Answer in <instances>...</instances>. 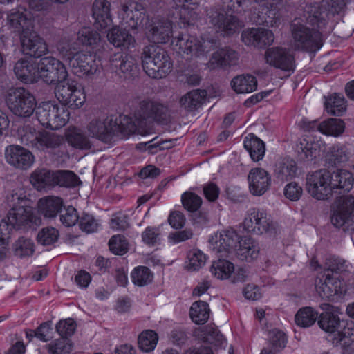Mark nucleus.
Returning <instances> with one entry per match:
<instances>
[{
	"instance_id": "f257e3e1",
	"label": "nucleus",
	"mask_w": 354,
	"mask_h": 354,
	"mask_svg": "<svg viewBox=\"0 0 354 354\" xmlns=\"http://www.w3.org/2000/svg\"><path fill=\"white\" fill-rule=\"evenodd\" d=\"M115 112L104 120L93 119L88 123L90 135L104 143L115 138L127 140L133 135L146 136L156 133L160 125L166 124V112Z\"/></svg>"
},
{
	"instance_id": "f03ea898",
	"label": "nucleus",
	"mask_w": 354,
	"mask_h": 354,
	"mask_svg": "<svg viewBox=\"0 0 354 354\" xmlns=\"http://www.w3.org/2000/svg\"><path fill=\"white\" fill-rule=\"evenodd\" d=\"M351 0H322L309 1L302 15L290 24L295 50H318L322 46V33L330 15L339 13Z\"/></svg>"
},
{
	"instance_id": "7ed1b4c3",
	"label": "nucleus",
	"mask_w": 354,
	"mask_h": 354,
	"mask_svg": "<svg viewBox=\"0 0 354 354\" xmlns=\"http://www.w3.org/2000/svg\"><path fill=\"white\" fill-rule=\"evenodd\" d=\"M8 205L11 207L5 217L0 216V261L7 257L10 234L13 230H25L41 223L30 200L25 193H12L7 196Z\"/></svg>"
},
{
	"instance_id": "20e7f679",
	"label": "nucleus",
	"mask_w": 354,
	"mask_h": 354,
	"mask_svg": "<svg viewBox=\"0 0 354 354\" xmlns=\"http://www.w3.org/2000/svg\"><path fill=\"white\" fill-rule=\"evenodd\" d=\"M353 182V174L348 170L337 169L336 172L331 173L328 169H321L308 175L306 187L313 198L326 200L335 189L349 192Z\"/></svg>"
},
{
	"instance_id": "39448f33",
	"label": "nucleus",
	"mask_w": 354,
	"mask_h": 354,
	"mask_svg": "<svg viewBox=\"0 0 354 354\" xmlns=\"http://www.w3.org/2000/svg\"><path fill=\"white\" fill-rule=\"evenodd\" d=\"M141 59L144 71L152 78L165 77L170 73L173 68V63L168 53L158 45L152 44L144 47Z\"/></svg>"
},
{
	"instance_id": "423d86ee",
	"label": "nucleus",
	"mask_w": 354,
	"mask_h": 354,
	"mask_svg": "<svg viewBox=\"0 0 354 354\" xmlns=\"http://www.w3.org/2000/svg\"><path fill=\"white\" fill-rule=\"evenodd\" d=\"M339 259L334 257L328 258L326 261V271L328 273L324 282L320 279L316 284V290L319 294L328 300H335L343 298L346 293V286L344 279L340 277Z\"/></svg>"
},
{
	"instance_id": "0eeeda50",
	"label": "nucleus",
	"mask_w": 354,
	"mask_h": 354,
	"mask_svg": "<svg viewBox=\"0 0 354 354\" xmlns=\"http://www.w3.org/2000/svg\"><path fill=\"white\" fill-rule=\"evenodd\" d=\"M223 10L212 8L207 12V15L210 19L211 24L218 32L224 36H229L238 32L243 26V24L236 17L227 15L225 10L233 12L238 11L241 6V1L223 0Z\"/></svg>"
},
{
	"instance_id": "6e6552de",
	"label": "nucleus",
	"mask_w": 354,
	"mask_h": 354,
	"mask_svg": "<svg viewBox=\"0 0 354 354\" xmlns=\"http://www.w3.org/2000/svg\"><path fill=\"white\" fill-rule=\"evenodd\" d=\"M173 50L181 55L192 57H203L211 51L213 44L203 37L181 34L174 37L171 41Z\"/></svg>"
},
{
	"instance_id": "1a4fd4ad",
	"label": "nucleus",
	"mask_w": 354,
	"mask_h": 354,
	"mask_svg": "<svg viewBox=\"0 0 354 354\" xmlns=\"http://www.w3.org/2000/svg\"><path fill=\"white\" fill-rule=\"evenodd\" d=\"M55 94L57 99L71 109H79L84 102V96L77 87L75 80L69 77L68 71L66 76L55 82Z\"/></svg>"
},
{
	"instance_id": "9d476101",
	"label": "nucleus",
	"mask_w": 354,
	"mask_h": 354,
	"mask_svg": "<svg viewBox=\"0 0 354 354\" xmlns=\"http://www.w3.org/2000/svg\"><path fill=\"white\" fill-rule=\"evenodd\" d=\"M66 66L57 58L45 57L37 63L36 82L41 81L48 85H55L56 81L66 76Z\"/></svg>"
},
{
	"instance_id": "9b49d317",
	"label": "nucleus",
	"mask_w": 354,
	"mask_h": 354,
	"mask_svg": "<svg viewBox=\"0 0 354 354\" xmlns=\"http://www.w3.org/2000/svg\"><path fill=\"white\" fill-rule=\"evenodd\" d=\"M266 64L281 71L292 73L296 67L292 51L282 46H274L266 49L264 53Z\"/></svg>"
},
{
	"instance_id": "f8f14e48",
	"label": "nucleus",
	"mask_w": 354,
	"mask_h": 354,
	"mask_svg": "<svg viewBox=\"0 0 354 354\" xmlns=\"http://www.w3.org/2000/svg\"><path fill=\"white\" fill-rule=\"evenodd\" d=\"M118 16L124 25L135 29L145 26L149 23V17L145 14L143 6L137 1L129 0L120 6Z\"/></svg>"
},
{
	"instance_id": "ddd939ff",
	"label": "nucleus",
	"mask_w": 354,
	"mask_h": 354,
	"mask_svg": "<svg viewBox=\"0 0 354 354\" xmlns=\"http://www.w3.org/2000/svg\"><path fill=\"white\" fill-rule=\"evenodd\" d=\"M243 229L248 233L257 235L272 232V221L263 209L253 208L249 211L243 222Z\"/></svg>"
},
{
	"instance_id": "4468645a",
	"label": "nucleus",
	"mask_w": 354,
	"mask_h": 354,
	"mask_svg": "<svg viewBox=\"0 0 354 354\" xmlns=\"http://www.w3.org/2000/svg\"><path fill=\"white\" fill-rule=\"evenodd\" d=\"M331 223L344 231L353 230L354 225V196L343 197L331 215Z\"/></svg>"
},
{
	"instance_id": "2eb2a0df",
	"label": "nucleus",
	"mask_w": 354,
	"mask_h": 354,
	"mask_svg": "<svg viewBox=\"0 0 354 354\" xmlns=\"http://www.w3.org/2000/svg\"><path fill=\"white\" fill-rule=\"evenodd\" d=\"M6 103L10 111H35V97L23 87L12 88L8 91Z\"/></svg>"
},
{
	"instance_id": "dca6fc26",
	"label": "nucleus",
	"mask_w": 354,
	"mask_h": 354,
	"mask_svg": "<svg viewBox=\"0 0 354 354\" xmlns=\"http://www.w3.org/2000/svg\"><path fill=\"white\" fill-rule=\"evenodd\" d=\"M255 2L265 1L267 12L259 15L254 13L252 20L254 24L267 27L277 28L281 24L280 10L287 0H254Z\"/></svg>"
},
{
	"instance_id": "f3484780",
	"label": "nucleus",
	"mask_w": 354,
	"mask_h": 354,
	"mask_svg": "<svg viewBox=\"0 0 354 354\" xmlns=\"http://www.w3.org/2000/svg\"><path fill=\"white\" fill-rule=\"evenodd\" d=\"M20 41L24 53L40 57L48 53V46L43 38L32 28L21 32Z\"/></svg>"
},
{
	"instance_id": "a211bd4d",
	"label": "nucleus",
	"mask_w": 354,
	"mask_h": 354,
	"mask_svg": "<svg viewBox=\"0 0 354 354\" xmlns=\"http://www.w3.org/2000/svg\"><path fill=\"white\" fill-rule=\"evenodd\" d=\"M325 149L324 141L311 134L303 136L297 145L299 155L308 161L315 160Z\"/></svg>"
},
{
	"instance_id": "6ab92c4d",
	"label": "nucleus",
	"mask_w": 354,
	"mask_h": 354,
	"mask_svg": "<svg viewBox=\"0 0 354 354\" xmlns=\"http://www.w3.org/2000/svg\"><path fill=\"white\" fill-rule=\"evenodd\" d=\"M20 117H30L35 113L41 124L51 130H58L67 123L71 112H13Z\"/></svg>"
},
{
	"instance_id": "aec40b11",
	"label": "nucleus",
	"mask_w": 354,
	"mask_h": 354,
	"mask_svg": "<svg viewBox=\"0 0 354 354\" xmlns=\"http://www.w3.org/2000/svg\"><path fill=\"white\" fill-rule=\"evenodd\" d=\"M5 156L6 161L13 167L26 170L35 162V156L28 149L19 145H9L6 148Z\"/></svg>"
},
{
	"instance_id": "412c9836",
	"label": "nucleus",
	"mask_w": 354,
	"mask_h": 354,
	"mask_svg": "<svg viewBox=\"0 0 354 354\" xmlns=\"http://www.w3.org/2000/svg\"><path fill=\"white\" fill-rule=\"evenodd\" d=\"M239 54L230 48H219L212 53L206 66L209 70L225 69L238 64Z\"/></svg>"
},
{
	"instance_id": "4be33fe9",
	"label": "nucleus",
	"mask_w": 354,
	"mask_h": 354,
	"mask_svg": "<svg viewBox=\"0 0 354 354\" xmlns=\"http://www.w3.org/2000/svg\"><path fill=\"white\" fill-rule=\"evenodd\" d=\"M6 24L15 31L21 32L33 28L34 16L21 6L10 10L7 13Z\"/></svg>"
},
{
	"instance_id": "5701e85b",
	"label": "nucleus",
	"mask_w": 354,
	"mask_h": 354,
	"mask_svg": "<svg viewBox=\"0 0 354 354\" xmlns=\"http://www.w3.org/2000/svg\"><path fill=\"white\" fill-rule=\"evenodd\" d=\"M249 189L254 196L264 194L271 185V176L266 169L255 167L248 174Z\"/></svg>"
},
{
	"instance_id": "b1692460",
	"label": "nucleus",
	"mask_w": 354,
	"mask_h": 354,
	"mask_svg": "<svg viewBox=\"0 0 354 354\" xmlns=\"http://www.w3.org/2000/svg\"><path fill=\"white\" fill-rule=\"evenodd\" d=\"M297 163L290 156L278 158L273 167V175L281 183L292 180L297 176Z\"/></svg>"
},
{
	"instance_id": "393cba45",
	"label": "nucleus",
	"mask_w": 354,
	"mask_h": 354,
	"mask_svg": "<svg viewBox=\"0 0 354 354\" xmlns=\"http://www.w3.org/2000/svg\"><path fill=\"white\" fill-rule=\"evenodd\" d=\"M184 24L193 25L199 18L198 0H173Z\"/></svg>"
},
{
	"instance_id": "a878e982",
	"label": "nucleus",
	"mask_w": 354,
	"mask_h": 354,
	"mask_svg": "<svg viewBox=\"0 0 354 354\" xmlns=\"http://www.w3.org/2000/svg\"><path fill=\"white\" fill-rule=\"evenodd\" d=\"M92 17L97 28L103 30L110 26L112 23L110 2L107 0H95L92 6Z\"/></svg>"
},
{
	"instance_id": "bb28decb",
	"label": "nucleus",
	"mask_w": 354,
	"mask_h": 354,
	"mask_svg": "<svg viewBox=\"0 0 354 354\" xmlns=\"http://www.w3.org/2000/svg\"><path fill=\"white\" fill-rule=\"evenodd\" d=\"M75 73L79 75H93L97 71V64L91 54L77 52L70 62Z\"/></svg>"
},
{
	"instance_id": "cd10ccee",
	"label": "nucleus",
	"mask_w": 354,
	"mask_h": 354,
	"mask_svg": "<svg viewBox=\"0 0 354 354\" xmlns=\"http://www.w3.org/2000/svg\"><path fill=\"white\" fill-rule=\"evenodd\" d=\"M240 238V235L234 230H222L219 234H216L215 238L213 236L209 242L217 248L219 252H230L232 249L237 248V240Z\"/></svg>"
},
{
	"instance_id": "c85d7f7f",
	"label": "nucleus",
	"mask_w": 354,
	"mask_h": 354,
	"mask_svg": "<svg viewBox=\"0 0 354 354\" xmlns=\"http://www.w3.org/2000/svg\"><path fill=\"white\" fill-rule=\"evenodd\" d=\"M107 38L111 44L121 50H129L136 45V39L131 34L117 26L109 30Z\"/></svg>"
},
{
	"instance_id": "c756f323",
	"label": "nucleus",
	"mask_w": 354,
	"mask_h": 354,
	"mask_svg": "<svg viewBox=\"0 0 354 354\" xmlns=\"http://www.w3.org/2000/svg\"><path fill=\"white\" fill-rule=\"evenodd\" d=\"M37 63L32 59H21L14 66V73L18 80L24 83L36 82Z\"/></svg>"
},
{
	"instance_id": "7c9ffc66",
	"label": "nucleus",
	"mask_w": 354,
	"mask_h": 354,
	"mask_svg": "<svg viewBox=\"0 0 354 354\" xmlns=\"http://www.w3.org/2000/svg\"><path fill=\"white\" fill-rule=\"evenodd\" d=\"M63 206L62 198L55 196L42 197L37 202L38 212L46 218L55 217L61 212Z\"/></svg>"
},
{
	"instance_id": "2f4dec72",
	"label": "nucleus",
	"mask_w": 354,
	"mask_h": 354,
	"mask_svg": "<svg viewBox=\"0 0 354 354\" xmlns=\"http://www.w3.org/2000/svg\"><path fill=\"white\" fill-rule=\"evenodd\" d=\"M111 62L116 72L124 78L131 77L137 68L136 59L130 55H115Z\"/></svg>"
},
{
	"instance_id": "473e14b6",
	"label": "nucleus",
	"mask_w": 354,
	"mask_h": 354,
	"mask_svg": "<svg viewBox=\"0 0 354 354\" xmlns=\"http://www.w3.org/2000/svg\"><path fill=\"white\" fill-rule=\"evenodd\" d=\"M54 171L41 168L35 169L30 176V182L38 191L55 187Z\"/></svg>"
},
{
	"instance_id": "72a5a7b5",
	"label": "nucleus",
	"mask_w": 354,
	"mask_h": 354,
	"mask_svg": "<svg viewBox=\"0 0 354 354\" xmlns=\"http://www.w3.org/2000/svg\"><path fill=\"white\" fill-rule=\"evenodd\" d=\"M172 35V24L168 20L159 21L150 29L147 37L154 43H167Z\"/></svg>"
},
{
	"instance_id": "f704fd0d",
	"label": "nucleus",
	"mask_w": 354,
	"mask_h": 354,
	"mask_svg": "<svg viewBox=\"0 0 354 354\" xmlns=\"http://www.w3.org/2000/svg\"><path fill=\"white\" fill-rule=\"evenodd\" d=\"M238 255L246 261H251L258 257L259 248L250 236H240L237 240Z\"/></svg>"
},
{
	"instance_id": "c9c22d12",
	"label": "nucleus",
	"mask_w": 354,
	"mask_h": 354,
	"mask_svg": "<svg viewBox=\"0 0 354 354\" xmlns=\"http://www.w3.org/2000/svg\"><path fill=\"white\" fill-rule=\"evenodd\" d=\"M67 143L75 149L89 150L92 143L86 135L77 127L70 128L65 133Z\"/></svg>"
},
{
	"instance_id": "e433bc0d",
	"label": "nucleus",
	"mask_w": 354,
	"mask_h": 354,
	"mask_svg": "<svg viewBox=\"0 0 354 354\" xmlns=\"http://www.w3.org/2000/svg\"><path fill=\"white\" fill-rule=\"evenodd\" d=\"M348 159V152L344 145L335 144L328 148L325 156V164L328 167H334L345 162Z\"/></svg>"
},
{
	"instance_id": "4c0bfd02",
	"label": "nucleus",
	"mask_w": 354,
	"mask_h": 354,
	"mask_svg": "<svg viewBox=\"0 0 354 354\" xmlns=\"http://www.w3.org/2000/svg\"><path fill=\"white\" fill-rule=\"evenodd\" d=\"M230 86L236 93H249L257 89V81L253 75H241L234 77L231 80Z\"/></svg>"
},
{
	"instance_id": "58836bf2",
	"label": "nucleus",
	"mask_w": 354,
	"mask_h": 354,
	"mask_svg": "<svg viewBox=\"0 0 354 354\" xmlns=\"http://www.w3.org/2000/svg\"><path fill=\"white\" fill-rule=\"evenodd\" d=\"M243 145L253 161L258 162L264 157L266 153L265 142L254 134H252L250 138H246L244 140Z\"/></svg>"
},
{
	"instance_id": "ea45409f",
	"label": "nucleus",
	"mask_w": 354,
	"mask_h": 354,
	"mask_svg": "<svg viewBox=\"0 0 354 354\" xmlns=\"http://www.w3.org/2000/svg\"><path fill=\"white\" fill-rule=\"evenodd\" d=\"M207 102V92L205 90H193L183 95L180 100L185 109H198Z\"/></svg>"
},
{
	"instance_id": "a19ab883",
	"label": "nucleus",
	"mask_w": 354,
	"mask_h": 354,
	"mask_svg": "<svg viewBox=\"0 0 354 354\" xmlns=\"http://www.w3.org/2000/svg\"><path fill=\"white\" fill-rule=\"evenodd\" d=\"M131 109L140 111H162L167 109V105L162 103L159 100L138 96L130 101Z\"/></svg>"
},
{
	"instance_id": "79ce46f5",
	"label": "nucleus",
	"mask_w": 354,
	"mask_h": 354,
	"mask_svg": "<svg viewBox=\"0 0 354 354\" xmlns=\"http://www.w3.org/2000/svg\"><path fill=\"white\" fill-rule=\"evenodd\" d=\"M342 321L334 312L328 310L322 313L318 319L319 327L326 333H333L342 327Z\"/></svg>"
},
{
	"instance_id": "37998d69",
	"label": "nucleus",
	"mask_w": 354,
	"mask_h": 354,
	"mask_svg": "<svg viewBox=\"0 0 354 354\" xmlns=\"http://www.w3.org/2000/svg\"><path fill=\"white\" fill-rule=\"evenodd\" d=\"M234 271V265L228 260L219 259L214 261L210 272L216 278L221 280L229 279Z\"/></svg>"
},
{
	"instance_id": "c03bdc74",
	"label": "nucleus",
	"mask_w": 354,
	"mask_h": 354,
	"mask_svg": "<svg viewBox=\"0 0 354 354\" xmlns=\"http://www.w3.org/2000/svg\"><path fill=\"white\" fill-rule=\"evenodd\" d=\"M210 309L206 301H198L192 304L189 315L192 321L196 324L206 323L209 317Z\"/></svg>"
},
{
	"instance_id": "a18cd8bd",
	"label": "nucleus",
	"mask_w": 354,
	"mask_h": 354,
	"mask_svg": "<svg viewBox=\"0 0 354 354\" xmlns=\"http://www.w3.org/2000/svg\"><path fill=\"white\" fill-rule=\"evenodd\" d=\"M54 177L55 187L59 185L63 187H75L81 183L78 176L70 170L54 171Z\"/></svg>"
},
{
	"instance_id": "49530a36",
	"label": "nucleus",
	"mask_w": 354,
	"mask_h": 354,
	"mask_svg": "<svg viewBox=\"0 0 354 354\" xmlns=\"http://www.w3.org/2000/svg\"><path fill=\"white\" fill-rule=\"evenodd\" d=\"M207 257L198 249H192L187 254L185 268L190 272L198 271L207 261Z\"/></svg>"
},
{
	"instance_id": "de8ad7c7",
	"label": "nucleus",
	"mask_w": 354,
	"mask_h": 354,
	"mask_svg": "<svg viewBox=\"0 0 354 354\" xmlns=\"http://www.w3.org/2000/svg\"><path fill=\"white\" fill-rule=\"evenodd\" d=\"M318 317V312L313 307L300 308L295 315V321L297 326L307 328L313 325Z\"/></svg>"
},
{
	"instance_id": "09e8293b",
	"label": "nucleus",
	"mask_w": 354,
	"mask_h": 354,
	"mask_svg": "<svg viewBox=\"0 0 354 354\" xmlns=\"http://www.w3.org/2000/svg\"><path fill=\"white\" fill-rule=\"evenodd\" d=\"M345 124L343 120L330 118L320 122L319 132L326 136H339L344 131Z\"/></svg>"
},
{
	"instance_id": "8fccbe9b",
	"label": "nucleus",
	"mask_w": 354,
	"mask_h": 354,
	"mask_svg": "<svg viewBox=\"0 0 354 354\" xmlns=\"http://www.w3.org/2000/svg\"><path fill=\"white\" fill-rule=\"evenodd\" d=\"M132 283L139 287H142L150 283L153 279L151 270L143 266L134 268L131 272Z\"/></svg>"
},
{
	"instance_id": "3c124183",
	"label": "nucleus",
	"mask_w": 354,
	"mask_h": 354,
	"mask_svg": "<svg viewBox=\"0 0 354 354\" xmlns=\"http://www.w3.org/2000/svg\"><path fill=\"white\" fill-rule=\"evenodd\" d=\"M77 40L83 46L94 48L100 42L101 37L91 27H82L77 32Z\"/></svg>"
},
{
	"instance_id": "603ef678",
	"label": "nucleus",
	"mask_w": 354,
	"mask_h": 354,
	"mask_svg": "<svg viewBox=\"0 0 354 354\" xmlns=\"http://www.w3.org/2000/svg\"><path fill=\"white\" fill-rule=\"evenodd\" d=\"M342 327L337 329V333L334 337L337 343L344 345L349 344L354 342V324L353 322L342 320Z\"/></svg>"
},
{
	"instance_id": "864d4df0",
	"label": "nucleus",
	"mask_w": 354,
	"mask_h": 354,
	"mask_svg": "<svg viewBox=\"0 0 354 354\" xmlns=\"http://www.w3.org/2000/svg\"><path fill=\"white\" fill-rule=\"evenodd\" d=\"M201 333L200 339L204 343L218 347H221L227 343V339L224 335L216 328H210L207 330H202Z\"/></svg>"
},
{
	"instance_id": "5fc2aeb1",
	"label": "nucleus",
	"mask_w": 354,
	"mask_h": 354,
	"mask_svg": "<svg viewBox=\"0 0 354 354\" xmlns=\"http://www.w3.org/2000/svg\"><path fill=\"white\" fill-rule=\"evenodd\" d=\"M158 341V336L155 331L146 330L138 336V346L144 352H150L155 349Z\"/></svg>"
},
{
	"instance_id": "6e6d98bb",
	"label": "nucleus",
	"mask_w": 354,
	"mask_h": 354,
	"mask_svg": "<svg viewBox=\"0 0 354 354\" xmlns=\"http://www.w3.org/2000/svg\"><path fill=\"white\" fill-rule=\"evenodd\" d=\"M14 254L20 258L32 256L35 252V244L30 239L19 237L13 245Z\"/></svg>"
},
{
	"instance_id": "4d7b16f0",
	"label": "nucleus",
	"mask_w": 354,
	"mask_h": 354,
	"mask_svg": "<svg viewBox=\"0 0 354 354\" xmlns=\"http://www.w3.org/2000/svg\"><path fill=\"white\" fill-rule=\"evenodd\" d=\"M129 241L122 234H115L111 237L109 241L110 252L115 255L122 256L129 251Z\"/></svg>"
},
{
	"instance_id": "13d9d810",
	"label": "nucleus",
	"mask_w": 354,
	"mask_h": 354,
	"mask_svg": "<svg viewBox=\"0 0 354 354\" xmlns=\"http://www.w3.org/2000/svg\"><path fill=\"white\" fill-rule=\"evenodd\" d=\"M324 104L327 111H346L347 108V101L345 97L337 93L324 97Z\"/></svg>"
},
{
	"instance_id": "bf43d9fd",
	"label": "nucleus",
	"mask_w": 354,
	"mask_h": 354,
	"mask_svg": "<svg viewBox=\"0 0 354 354\" xmlns=\"http://www.w3.org/2000/svg\"><path fill=\"white\" fill-rule=\"evenodd\" d=\"M76 328V322L70 317L59 320L55 326L56 332L61 337L68 339L73 335Z\"/></svg>"
},
{
	"instance_id": "052dcab7",
	"label": "nucleus",
	"mask_w": 354,
	"mask_h": 354,
	"mask_svg": "<svg viewBox=\"0 0 354 354\" xmlns=\"http://www.w3.org/2000/svg\"><path fill=\"white\" fill-rule=\"evenodd\" d=\"M181 201L184 208L189 212H196L202 205V198L196 194L185 192L181 196Z\"/></svg>"
},
{
	"instance_id": "680f3d73",
	"label": "nucleus",
	"mask_w": 354,
	"mask_h": 354,
	"mask_svg": "<svg viewBox=\"0 0 354 354\" xmlns=\"http://www.w3.org/2000/svg\"><path fill=\"white\" fill-rule=\"evenodd\" d=\"M59 234L58 230L53 227H46L41 229L37 234V241L43 245H50L55 243Z\"/></svg>"
},
{
	"instance_id": "e2e57ef3",
	"label": "nucleus",
	"mask_w": 354,
	"mask_h": 354,
	"mask_svg": "<svg viewBox=\"0 0 354 354\" xmlns=\"http://www.w3.org/2000/svg\"><path fill=\"white\" fill-rule=\"evenodd\" d=\"M269 342L273 350L281 351L288 343V337L282 330L273 329L270 332Z\"/></svg>"
},
{
	"instance_id": "0e129e2a",
	"label": "nucleus",
	"mask_w": 354,
	"mask_h": 354,
	"mask_svg": "<svg viewBox=\"0 0 354 354\" xmlns=\"http://www.w3.org/2000/svg\"><path fill=\"white\" fill-rule=\"evenodd\" d=\"M78 223L80 229L88 234L97 232L100 225L98 221L93 215L87 213L82 214Z\"/></svg>"
},
{
	"instance_id": "69168bd1",
	"label": "nucleus",
	"mask_w": 354,
	"mask_h": 354,
	"mask_svg": "<svg viewBox=\"0 0 354 354\" xmlns=\"http://www.w3.org/2000/svg\"><path fill=\"white\" fill-rule=\"evenodd\" d=\"M142 242L149 247H154L159 244L160 233L156 227L147 226L142 233Z\"/></svg>"
},
{
	"instance_id": "338daca9",
	"label": "nucleus",
	"mask_w": 354,
	"mask_h": 354,
	"mask_svg": "<svg viewBox=\"0 0 354 354\" xmlns=\"http://www.w3.org/2000/svg\"><path fill=\"white\" fill-rule=\"evenodd\" d=\"M110 227L116 231L126 230L129 227V216L123 212H115L111 218Z\"/></svg>"
},
{
	"instance_id": "774afa93",
	"label": "nucleus",
	"mask_w": 354,
	"mask_h": 354,
	"mask_svg": "<svg viewBox=\"0 0 354 354\" xmlns=\"http://www.w3.org/2000/svg\"><path fill=\"white\" fill-rule=\"evenodd\" d=\"M68 338L57 339L51 342L48 346V351L50 354H68L71 350V344L67 342Z\"/></svg>"
}]
</instances>
